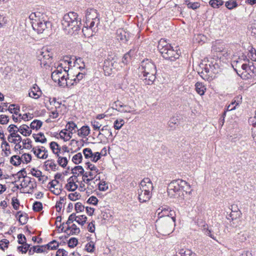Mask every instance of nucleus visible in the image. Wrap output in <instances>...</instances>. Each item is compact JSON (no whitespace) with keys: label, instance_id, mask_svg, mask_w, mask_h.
I'll return each instance as SVG.
<instances>
[{"label":"nucleus","instance_id":"obj_28","mask_svg":"<svg viewBox=\"0 0 256 256\" xmlns=\"http://www.w3.org/2000/svg\"><path fill=\"white\" fill-rule=\"evenodd\" d=\"M32 250L33 252L36 253H42L47 252L45 244L32 246L30 249V253H31Z\"/></svg>","mask_w":256,"mask_h":256},{"label":"nucleus","instance_id":"obj_17","mask_svg":"<svg viewBox=\"0 0 256 256\" xmlns=\"http://www.w3.org/2000/svg\"><path fill=\"white\" fill-rule=\"evenodd\" d=\"M138 198L140 202H145L150 200L152 196V192L146 190L138 189Z\"/></svg>","mask_w":256,"mask_h":256},{"label":"nucleus","instance_id":"obj_64","mask_svg":"<svg viewBox=\"0 0 256 256\" xmlns=\"http://www.w3.org/2000/svg\"><path fill=\"white\" fill-rule=\"evenodd\" d=\"M94 249V243L93 241H90L86 246V250L88 252H92Z\"/></svg>","mask_w":256,"mask_h":256},{"label":"nucleus","instance_id":"obj_57","mask_svg":"<svg viewBox=\"0 0 256 256\" xmlns=\"http://www.w3.org/2000/svg\"><path fill=\"white\" fill-rule=\"evenodd\" d=\"M83 154L86 158H90L92 156V152L90 148H86L83 150Z\"/></svg>","mask_w":256,"mask_h":256},{"label":"nucleus","instance_id":"obj_32","mask_svg":"<svg viewBox=\"0 0 256 256\" xmlns=\"http://www.w3.org/2000/svg\"><path fill=\"white\" fill-rule=\"evenodd\" d=\"M99 20H86V26L93 30V31H98V26Z\"/></svg>","mask_w":256,"mask_h":256},{"label":"nucleus","instance_id":"obj_40","mask_svg":"<svg viewBox=\"0 0 256 256\" xmlns=\"http://www.w3.org/2000/svg\"><path fill=\"white\" fill-rule=\"evenodd\" d=\"M59 246V244L57 241H50L48 244H45L46 251L48 250H56Z\"/></svg>","mask_w":256,"mask_h":256},{"label":"nucleus","instance_id":"obj_11","mask_svg":"<svg viewBox=\"0 0 256 256\" xmlns=\"http://www.w3.org/2000/svg\"><path fill=\"white\" fill-rule=\"evenodd\" d=\"M118 65L114 58H108L104 62L103 68L106 74H110L112 69H115Z\"/></svg>","mask_w":256,"mask_h":256},{"label":"nucleus","instance_id":"obj_51","mask_svg":"<svg viewBox=\"0 0 256 256\" xmlns=\"http://www.w3.org/2000/svg\"><path fill=\"white\" fill-rule=\"evenodd\" d=\"M134 53V50H130L128 53L126 54L122 58V62L126 64L130 58L131 56Z\"/></svg>","mask_w":256,"mask_h":256},{"label":"nucleus","instance_id":"obj_61","mask_svg":"<svg viewBox=\"0 0 256 256\" xmlns=\"http://www.w3.org/2000/svg\"><path fill=\"white\" fill-rule=\"evenodd\" d=\"M42 208V205L40 202H36L33 204V210L36 212H39Z\"/></svg>","mask_w":256,"mask_h":256},{"label":"nucleus","instance_id":"obj_55","mask_svg":"<svg viewBox=\"0 0 256 256\" xmlns=\"http://www.w3.org/2000/svg\"><path fill=\"white\" fill-rule=\"evenodd\" d=\"M226 6L229 10L237 7L238 4L234 0H229L226 2Z\"/></svg>","mask_w":256,"mask_h":256},{"label":"nucleus","instance_id":"obj_20","mask_svg":"<svg viewBox=\"0 0 256 256\" xmlns=\"http://www.w3.org/2000/svg\"><path fill=\"white\" fill-rule=\"evenodd\" d=\"M42 94V92L40 88L34 84L29 92L28 95L30 97L37 99L40 97Z\"/></svg>","mask_w":256,"mask_h":256},{"label":"nucleus","instance_id":"obj_7","mask_svg":"<svg viewBox=\"0 0 256 256\" xmlns=\"http://www.w3.org/2000/svg\"><path fill=\"white\" fill-rule=\"evenodd\" d=\"M174 217H166L158 218L156 220V229L158 233L163 236L169 234L175 226Z\"/></svg>","mask_w":256,"mask_h":256},{"label":"nucleus","instance_id":"obj_4","mask_svg":"<svg viewBox=\"0 0 256 256\" xmlns=\"http://www.w3.org/2000/svg\"><path fill=\"white\" fill-rule=\"evenodd\" d=\"M29 18L32 21L33 29L39 34L48 32L52 28L51 22L46 20V16L44 14L39 12H32Z\"/></svg>","mask_w":256,"mask_h":256},{"label":"nucleus","instance_id":"obj_44","mask_svg":"<svg viewBox=\"0 0 256 256\" xmlns=\"http://www.w3.org/2000/svg\"><path fill=\"white\" fill-rule=\"evenodd\" d=\"M2 146L3 148L2 150L4 152V156H8L11 153L9 144L6 142H4L2 143Z\"/></svg>","mask_w":256,"mask_h":256},{"label":"nucleus","instance_id":"obj_34","mask_svg":"<svg viewBox=\"0 0 256 256\" xmlns=\"http://www.w3.org/2000/svg\"><path fill=\"white\" fill-rule=\"evenodd\" d=\"M68 130H62L60 132V138L63 139L64 141L70 140L72 137L73 132H66Z\"/></svg>","mask_w":256,"mask_h":256},{"label":"nucleus","instance_id":"obj_56","mask_svg":"<svg viewBox=\"0 0 256 256\" xmlns=\"http://www.w3.org/2000/svg\"><path fill=\"white\" fill-rule=\"evenodd\" d=\"M52 60V59H49L48 60H46L45 59L39 60L41 66L44 67L46 68L50 67V64L51 63Z\"/></svg>","mask_w":256,"mask_h":256},{"label":"nucleus","instance_id":"obj_45","mask_svg":"<svg viewBox=\"0 0 256 256\" xmlns=\"http://www.w3.org/2000/svg\"><path fill=\"white\" fill-rule=\"evenodd\" d=\"M177 256H196V254L190 250L182 249L180 250Z\"/></svg>","mask_w":256,"mask_h":256},{"label":"nucleus","instance_id":"obj_46","mask_svg":"<svg viewBox=\"0 0 256 256\" xmlns=\"http://www.w3.org/2000/svg\"><path fill=\"white\" fill-rule=\"evenodd\" d=\"M8 140L10 142L14 143L16 144V146H18L19 148H21V146L19 144L22 142V138L21 136H17L14 138H8Z\"/></svg>","mask_w":256,"mask_h":256},{"label":"nucleus","instance_id":"obj_60","mask_svg":"<svg viewBox=\"0 0 256 256\" xmlns=\"http://www.w3.org/2000/svg\"><path fill=\"white\" fill-rule=\"evenodd\" d=\"M242 97L240 96H238L234 98L231 104H232L233 106H236H236L239 105L242 102Z\"/></svg>","mask_w":256,"mask_h":256},{"label":"nucleus","instance_id":"obj_31","mask_svg":"<svg viewBox=\"0 0 256 256\" xmlns=\"http://www.w3.org/2000/svg\"><path fill=\"white\" fill-rule=\"evenodd\" d=\"M78 132V136L84 138L89 134L90 129L88 126H83Z\"/></svg>","mask_w":256,"mask_h":256},{"label":"nucleus","instance_id":"obj_59","mask_svg":"<svg viewBox=\"0 0 256 256\" xmlns=\"http://www.w3.org/2000/svg\"><path fill=\"white\" fill-rule=\"evenodd\" d=\"M8 110L10 113H14V114H17L20 110V108L18 106H16V105L14 104H10Z\"/></svg>","mask_w":256,"mask_h":256},{"label":"nucleus","instance_id":"obj_13","mask_svg":"<svg viewBox=\"0 0 256 256\" xmlns=\"http://www.w3.org/2000/svg\"><path fill=\"white\" fill-rule=\"evenodd\" d=\"M32 152L38 158L46 159L48 156V152L44 146L34 148Z\"/></svg>","mask_w":256,"mask_h":256},{"label":"nucleus","instance_id":"obj_38","mask_svg":"<svg viewBox=\"0 0 256 256\" xmlns=\"http://www.w3.org/2000/svg\"><path fill=\"white\" fill-rule=\"evenodd\" d=\"M33 137L36 142H40L44 144L46 142V138L42 133L40 132L37 134H34Z\"/></svg>","mask_w":256,"mask_h":256},{"label":"nucleus","instance_id":"obj_9","mask_svg":"<svg viewBox=\"0 0 256 256\" xmlns=\"http://www.w3.org/2000/svg\"><path fill=\"white\" fill-rule=\"evenodd\" d=\"M86 164L88 170L84 172L82 177V181L84 182H88L90 180V179L88 178H96L97 175L100 174L99 170L97 166L88 162Z\"/></svg>","mask_w":256,"mask_h":256},{"label":"nucleus","instance_id":"obj_23","mask_svg":"<svg viewBox=\"0 0 256 256\" xmlns=\"http://www.w3.org/2000/svg\"><path fill=\"white\" fill-rule=\"evenodd\" d=\"M40 53L38 56V60L45 59L48 60L49 59H52V54L46 48L42 49Z\"/></svg>","mask_w":256,"mask_h":256},{"label":"nucleus","instance_id":"obj_35","mask_svg":"<svg viewBox=\"0 0 256 256\" xmlns=\"http://www.w3.org/2000/svg\"><path fill=\"white\" fill-rule=\"evenodd\" d=\"M72 173L73 174L72 176H77V178L79 176H83L84 174V170L82 166H76L72 169Z\"/></svg>","mask_w":256,"mask_h":256},{"label":"nucleus","instance_id":"obj_16","mask_svg":"<svg viewBox=\"0 0 256 256\" xmlns=\"http://www.w3.org/2000/svg\"><path fill=\"white\" fill-rule=\"evenodd\" d=\"M153 188V184L149 178H144L141 181L139 189L146 190H148V192H152Z\"/></svg>","mask_w":256,"mask_h":256},{"label":"nucleus","instance_id":"obj_37","mask_svg":"<svg viewBox=\"0 0 256 256\" xmlns=\"http://www.w3.org/2000/svg\"><path fill=\"white\" fill-rule=\"evenodd\" d=\"M16 216L18 218V221L22 224H24L27 222L28 218L26 214H22L21 212H18Z\"/></svg>","mask_w":256,"mask_h":256},{"label":"nucleus","instance_id":"obj_15","mask_svg":"<svg viewBox=\"0 0 256 256\" xmlns=\"http://www.w3.org/2000/svg\"><path fill=\"white\" fill-rule=\"evenodd\" d=\"M112 108L120 112H131V108L128 105H124L121 102L118 100L114 102Z\"/></svg>","mask_w":256,"mask_h":256},{"label":"nucleus","instance_id":"obj_54","mask_svg":"<svg viewBox=\"0 0 256 256\" xmlns=\"http://www.w3.org/2000/svg\"><path fill=\"white\" fill-rule=\"evenodd\" d=\"M87 218L84 215H80L76 216V222L79 224L83 226L86 222Z\"/></svg>","mask_w":256,"mask_h":256},{"label":"nucleus","instance_id":"obj_50","mask_svg":"<svg viewBox=\"0 0 256 256\" xmlns=\"http://www.w3.org/2000/svg\"><path fill=\"white\" fill-rule=\"evenodd\" d=\"M20 159H21V163L22 162H23V163H26V164H28V162H30L31 160H32V156H31V155L30 154H23L21 157H20Z\"/></svg>","mask_w":256,"mask_h":256},{"label":"nucleus","instance_id":"obj_14","mask_svg":"<svg viewBox=\"0 0 256 256\" xmlns=\"http://www.w3.org/2000/svg\"><path fill=\"white\" fill-rule=\"evenodd\" d=\"M78 182L77 176H72L68 179L67 184L66 185V188L68 191L74 192L78 188V184L76 182Z\"/></svg>","mask_w":256,"mask_h":256},{"label":"nucleus","instance_id":"obj_33","mask_svg":"<svg viewBox=\"0 0 256 256\" xmlns=\"http://www.w3.org/2000/svg\"><path fill=\"white\" fill-rule=\"evenodd\" d=\"M50 146L54 154H56V156L60 154L61 151L60 147L57 142H51Z\"/></svg>","mask_w":256,"mask_h":256},{"label":"nucleus","instance_id":"obj_25","mask_svg":"<svg viewBox=\"0 0 256 256\" xmlns=\"http://www.w3.org/2000/svg\"><path fill=\"white\" fill-rule=\"evenodd\" d=\"M44 165L46 168L53 171H56L58 169V166L56 164L55 162L53 160H48L45 162Z\"/></svg>","mask_w":256,"mask_h":256},{"label":"nucleus","instance_id":"obj_26","mask_svg":"<svg viewBox=\"0 0 256 256\" xmlns=\"http://www.w3.org/2000/svg\"><path fill=\"white\" fill-rule=\"evenodd\" d=\"M22 134L26 136H30L32 133V130L30 127L26 124H22L19 127V131Z\"/></svg>","mask_w":256,"mask_h":256},{"label":"nucleus","instance_id":"obj_62","mask_svg":"<svg viewBox=\"0 0 256 256\" xmlns=\"http://www.w3.org/2000/svg\"><path fill=\"white\" fill-rule=\"evenodd\" d=\"M31 179L30 177H26L22 181L21 186L22 187H27L32 183Z\"/></svg>","mask_w":256,"mask_h":256},{"label":"nucleus","instance_id":"obj_6","mask_svg":"<svg viewBox=\"0 0 256 256\" xmlns=\"http://www.w3.org/2000/svg\"><path fill=\"white\" fill-rule=\"evenodd\" d=\"M141 70L145 77L144 80V83L148 85L152 84L156 79V73L154 64L148 60H143L141 64Z\"/></svg>","mask_w":256,"mask_h":256},{"label":"nucleus","instance_id":"obj_27","mask_svg":"<svg viewBox=\"0 0 256 256\" xmlns=\"http://www.w3.org/2000/svg\"><path fill=\"white\" fill-rule=\"evenodd\" d=\"M170 44L167 42L166 40L162 38L158 42V48L160 50V52L162 53L164 50L166 48H170Z\"/></svg>","mask_w":256,"mask_h":256},{"label":"nucleus","instance_id":"obj_52","mask_svg":"<svg viewBox=\"0 0 256 256\" xmlns=\"http://www.w3.org/2000/svg\"><path fill=\"white\" fill-rule=\"evenodd\" d=\"M209 3L214 8H218L223 4L224 2L222 0H210Z\"/></svg>","mask_w":256,"mask_h":256},{"label":"nucleus","instance_id":"obj_36","mask_svg":"<svg viewBox=\"0 0 256 256\" xmlns=\"http://www.w3.org/2000/svg\"><path fill=\"white\" fill-rule=\"evenodd\" d=\"M82 32L85 36L90 38L93 36L96 32V31H93V30L90 27L84 26L82 28Z\"/></svg>","mask_w":256,"mask_h":256},{"label":"nucleus","instance_id":"obj_19","mask_svg":"<svg viewBox=\"0 0 256 256\" xmlns=\"http://www.w3.org/2000/svg\"><path fill=\"white\" fill-rule=\"evenodd\" d=\"M116 38L118 40L124 42L128 40L130 34L122 28H120L116 31Z\"/></svg>","mask_w":256,"mask_h":256},{"label":"nucleus","instance_id":"obj_53","mask_svg":"<svg viewBox=\"0 0 256 256\" xmlns=\"http://www.w3.org/2000/svg\"><path fill=\"white\" fill-rule=\"evenodd\" d=\"M82 159V154L78 152L73 156L72 161L76 164H78L81 162Z\"/></svg>","mask_w":256,"mask_h":256},{"label":"nucleus","instance_id":"obj_18","mask_svg":"<svg viewBox=\"0 0 256 256\" xmlns=\"http://www.w3.org/2000/svg\"><path fill=\"white\" fill-rule=\"evenodd\" d=\"M219 224H217L216 225L217 228L214 229L212 230H209L208 228L207 225L204 224L202 226V230L206 235H208L210 236V238L214 240H216V236H214V234H216L217 233L219 232Z\"/></svg>","mask_w":256,"mask_h":256},{"label":"nucleus","instance_id":"obj_24","mask_svg":"<svg viewBox=\"0 0 256 256\" xmlns=\"http://www.w3.org/2000/svg\"><path fill=\"white\" fill-rule=\"evenodd\" d=\"M98 135H103L107 138L112 136V132L110 127L106 125L104 126L100 130Z\"/></svg>","mask_w":256,"mask_h":256},{"label":"nucleus","instance_id":"obj_39","mask_svg":"<svg viewBox=\"0 0 256 256\" xmlns=\"http://www.w3.org/2000/svg\"><path fill=\"white\" fill-rule=\"evenodd\" d=\"M58 158V164L62 166L65 168L68 162V160L66 158L60 156V154L56 156Z\"/></svg>","mask_w":256,"mask_h":256},{"label":"nucleus","instance_id":"obj_30","mask_svg":"<svg viewBox=\"0 0 256 256\" xmlns=\"http://www.w3.org/2000/svg\"><path fill=\"white\" fill-rule=\"evenodd\" d=\"M196 90L200 96H202L204 94L206 90V88L205 86L200 82H198L195 84Z\"/></svg>","mask_w":256,"mask_h":256},{"label":"nucleus","instance_id":"obj_48","mask_svg":"<svg viewBox=\"0 0 256 256\" xmlns=\"http://www.w3.org/2000/svg\"><path fill=\"white\" fill-rule=\"evenodd\" d=\"M90 180L88 182H84L85 184H88V188L90 190L94 189L96 188V182H97L100 180V177L96 178V180L94 181V178H90Z\"/></svg>","mask_w":256,"mask_h":256},{"label":"nucleus","instance_id":"obj_49","mask_svg":"<svg viewBox=\"0 0 256 256\" xmlns=\"http://www.w3.org/2000/svg\"><path fill=\"white\" fill-rule=\"evenodd\" d=\"M124 124V120L122 119H118L116 120L114 124V128L116 130H120Z\"/></svg>","mask_w":256,"mask_h":256},{"label":"nucleus","instance_id":"obj_22","mask_svg":"<svg viewBox=\"0 0 256 256\" xmlns=\"http://www.w3.org/2000/svg\"><path fill=\"white\" fill-rule=\"evenodd\" d=\"M18 246H17L18 250L22 253H26L28 250L30 251V244L26 242V241H18Z\"/></svg>","mask_w":256,"mask_h":256},{"label":"nucleus","instance_id":"obj_43","mask_svg":"<svg viewBox=\"0 0 256 256\" xmlns=\"http://www.w3.org/2000/svg\"><path fill=\"white\" fill-rule=\"evenodd\" d=\"M79 81L78 80H77V78H76V76L75 74L70 76H68V85H66V86H74Z\"/></svg>","mask_w":256,"mask_h":256},{"label":"nucleus","instance_id":"obj_2","mask_svg":"<svg viewBox=\"0 0 256 256\" xmlns=\"http://www.w3.org/2000/svg\"><path fill=\"white\" fill-rule=\"evenodd\" d=\"M71 64L70 60H64L58 64L56 70L52 73V78L60 86L64 87L68 85V72Z\"/></svg>","mask_w":256,"mask_h":256},{"label":"nucleus","instance_id":"obj_58","mask_svg":"<svg viewBox=\"0 0 256 256\" xmlns=\"http://www.w3.org/2000/svg\"><path fill=\"white\" fill-rule=\"evenodd\" d=\"M98 184L100 190L106 191L108 189V184L104 181L100 182Z\"/></svg>","mask_w":256,"mask_h":256},{"label":"nucleus","instance_id":"obj_12","mask_svg":"<svg viewBox=\"0 0 256 256\" xmlns=\"http://www.w3.org/2000/svg\"><path fill=\"white\" fill-rule=\"evenodd\" d=\"M172 211L169 208L166 206H162L159 208L156 211L158 218H164L166 217H174L171 213Z\"/></svg>","mask_w":256,"mask_h":256},{"label":"nucleus","instance_id":"obj_63","mask_svg":"<svg viewBox=\"0 0 256 256\" xmlns=\"http://www.w3.org/2000/svg\"><path fill=\"white\" fill-rule=\"evenodd\" d=\"M80 196V194L76 192L70 194L68 196V198L72 201L76 200Z\"/></svg>","mask_w":256,"mask_h":256},{"label":"nucleus","instance_id":"obj_41","mask_svg":"<svg viewBox=\"0 0 256 256\" xmlns=\"http://www.w3.org/2000/svg\"><path fill=\"white\" fill-rule=\"evenodd\" d=\"M77 128V126L73 122H69L66 126L65 130H68L69 132H75V128Z\"/></svg>","mask_w":256,"mask_h":256},{"label":"nucleus","instance_id":"obj_42","mask_svg":"<svg viewBox=\"0 0 256 256\" xmlns=\"http://www.w3.org/2000/svg\"><path fill=\"white\" fill-rule=\"evenodd\" d=\"M21 159L20 156L18 155H14L11 157L10 162L14 166H18L21 164Z\"/></svg>","mask_w":256,"mask_h":256},{"label":"nucleus","instance_id":"obj_10","mask_svg":"<svg viewBox=\"0 0 256 256\" xmlns=\"http://www.w3.org/2000/svg\"><path fill=\"white\" fill-rule=\"evenodd\" d=\"M161 54L162 56L165 59L170 60L172 61H174L176 59H178L180 54L176 50H174L172 47L170 46V48H166L162 50Z\"/></svg>","mask_w":256,"mask_h":256},{"label":"nucleus","instance_id":"obj_21","mask_svg":"<svg viewBox=\"0 0 256 256\" xmlns=\"http://www.w3.org/2000/svg\"><path fill=\"white\" fill-rule=\"evenodd\" d=\"M86 16V20H99L96 10L92 8L87 10Z\"/></svg>","mask_w":256,"mask_h":256},{"label":"nucleus","instance_id":"obj_47","mask_svg":"<svg viewBox=\"0 0 256 256\" xmlns=\"http://www.w3.org/2000/svg\"><path fill=\"white\" fill-rule=\"evenodd\" d=\"M42 122L40 120H34L30 124V128L37 130L42 126Z\"/></svg>","mask_w":256,"mask_h":256},{"label":"nucleus","instance_id":"obj_1","mask_svg":"<svg viewBox=\"0 0 256 256\" xmlns=\"http://www.w3.org/2000/svg\"><path fill=\"white\" fill-rule=\"evenodd\" d=\"M232 66L238 74L244 79H250L256 76V68L246 55L240 56L232 62Z\"/></svg>","mask_w":256,"mask_h":256},{"label":"nucleus","instance_id":"obj_29","mask_svg":"<svg viewBox=\"0 0 256 256\" xmlns=\"http://www.w3.org/2000/svg\"><path fill=\"white\" fill-rule=\"evenodd\" d=\"M65 232L68 234H78L80 230L79 228H78L75 224H72L70 226L66 227Z\"/></svg>","mask_w":256,"mask_h":256},{"label":"nucleus","instance_id":"obj_5","mask_svg":"<svg viewBox=\"0 0 256 256\" xmlns=\"http://www.w3.org/2000/svg\"><path fill=\"white\" fill-rule=\"evenodd\" d=\"M190 185L186 181L178 179L172 181L168 186V194L170 198H180L184 199V193L187 194Z\"/></svg>","mask_w":256,"mask_h":256},{"label":"nucleus","instance_id":"obj_3","mask_svg":"<svg viewBox=\"0 0 256 256\" xmlns=\"http://www.w3.org/2000/svg\"><path fill=\"white\" fill-rule=\"evenodd\" d=\"M80 24L81 19L78 18V14L74 12L65 14L62 20V28L68 34H72L79 30Z\"/></svg>","mask_w":256,"mask_h":256},{"label":"nucleus","instance_id":"obj_8","mask_svg":"<svg viewBox=\"0 0 256 256\" xmlns=\"http://www.w3.org/2000/svg\"><path fill=\"white\" fill-rule=\"evenodd\" d=\"M212 51L216 54V56L220 59L223 60L226 59L230 56V53L226 48L225 44L224 42L220 41H216L212 48Z\"/></svg>","mask_w":256,"mask_h":256}]
</instances>
